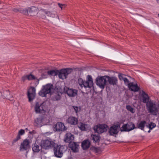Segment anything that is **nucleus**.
I'll return each mask as SVG.
<instances>
[{"mask_svg": "<svg viewBox=\"0 0 159 159\" xmlns=\"http://www.w3.org/2000/svg\"><path fill=\"white\" fill-rule=\"evenodd\" d=\"M88 80L86 81H84L82 79L79 78L78 80V83L80 85L81 87L84 88H91L93 85V79L91 75L87 76Z\"/></svg>", "mask_w": 159, "mask_h": 159, "instance_id": "nucleus-1", "label": "nucleus"}, {"mask_svg": "<svg viewBox=\"0 0 159 159\" xmlns=\"http://www.w3.org/2000/svg\"><path fill=\"white\" fill-rule=\"evenodd\" d=\"M53 89V85L51 84H48L43 86L42 89L39 92L38 94L39 96L42 97H46L47 94L50 93Z\"/></svg>", "mask_w": 159, "mask_h": 159, "instance_id": "nucleus-2", "label": "nucleus"}, {"mask_svg": "<svg viewBox=\"0 0 159 159\" xmlns=\"http://www.w3.org/2000/svg\"><path fill=\"white\" fill-rule=\"evenodd\" d=\"M146 107L148 112L154 115H156L158 112L157 105L154 103L152 101H150L148 103L146 104Z\"/></svg>", "mask_w": 159, "mask_h": 159, "instance_id": "nucleus-3", "label": "nucleus"}, {"mask_svg": "<svg viewBox=\"0 0 159 159\" xmlns=\"http://www.w3.org/2000/svg\"><path fill=\"white\" fill-rule=\"evenodd\" d=\"M55 143L51 139H46L41 140L40 146L41 148L45 149H49L53 147Z\"/></svg>", "mask_w": 159, "mask_h": 159, "instance_id": "nucleus-4", "label": "nucleus"}, {"mask_svg": "<svg viewBox=\"0 0 159 159\" xmlns=\"http://www.w3.org/2000/svg\"><path fill=\"white\" fill-rule=\"evenodd\" d=\"M45 103L44 102L39 103L36 102L34 107V110L36 114H45L46 111L45 110Z\"/></svg>", "mask_w": 159, "mask_h": 159, "instance_id": "nucleus-5", "label": "nucleus"}, {"mask_svg": "<svg viewBox=\"0 0 159 159\" xmlns=\"http://www.w3.org/2000/svg\"><path fill=\"white\" fill-rule=\"evenodd\" d=\"M73 69L72 68L63 69L60 71L58 70V75L59 78L63 80L66 79L68 75L71 73Z\"/></svg>", "mask_w": 159, "mask_h": 159, "instance_id": "nucleus-6", "label": "nucleus"}, {"mask_svg": "<svg viewBox=\"0 0 159 159\" xmlns=\"http://www.w3.org/2000/svg\"><path fill=\"white\" fill-rule=\"evenodd\" d=\"M107 82V75L98 76L96 79V83L101 88L103 89Z\"/></svg>", "mask_w": 159, "mask_h": 159, "instance_id": "nucleus-7", "label": "nucleus"}, {"mask_svg": "<svg viewBox=\"0 0 159 159\" xmlns=\"http://www.w3.org/2000/svg\"><path fill=\"white\" fill-rule=\"evenodd\" d=\"M107 127V125L106 124H98L94 126L93 130L95 133L100 134L106 132Z\"/></svg>", "mask_w": 159, "mask_h": 159, "instance_id": "nucleus-8", "label": "nucleus"}, {"mask_svg": "<svg viewBox=\"0 0 159 159\" xmlns=\"http://www.w3.org/2000/svg\"><path fill=\"white\" fill-rule=\"evenodd\" d=\"M54 152L55 156L57 157H61L63 155V146H58L56 143H55L54 146Z\"/></svg>", "mask_w": 159, "mask_h": 159, "instance_id": "nucleus-9", "label": "nucleus"}, {"mask_svg": "<svg viewBox=\"0 0 159 159\" xmlns=\"http://www.w3.org/2000/svg\"><path fill=\"white\" fill-rule=\"evenodd\" d=\"M53 130L54 131L60 132L66 130L67 128L64 124L60 122H57L53 126Z\"/></svg>", "mask_w": 159, "mask_h": 159, "instance_id": "nucleus-10", "label": "nucleus"}, {"mask_svg": "<svg viewBox=\"0 0 159 159\" xmlns=\"http://www.w3.org/2000/svg\"><path fill=\"white\" fill-rule=\"evenodd\" d=\"M122 129L121 131H129L136 128L135 126L133 123L129 122L126 124H124L122 127Z\"/></svg>", "mask_w": 159, "mask_h": 159, "instance_id": "nucleus-11", "label": "nucleus"}, {"mask_svg": "<svg viewBox=\"0 0 159 159\" xmlns=\"http://www.w3.org/2000/svg\"><path fill=\"white\" fill-rule=\"evenodd\" d=\"M64 90L69 97H75L77 95L78 90L76 89L67 88V89H65Z\"/></svg>", "mask_w": 159, "mask_h": 159, "instance_id": "nucleus-12", "label": "nucleus"}, {"mask_svg": "<svg viewBox=\"0 0 159 159\" xmlns=\"http://www.w3.org/2000/svg\"><path fill=\"white\" fill-rule=\"evenodd\" d=\"M35 95V89L34 87H31L28 91V97L29 101H32L34 99Z\"/></svg>", "mask_w": 159, "mask_h": 159, "instance_id": "nucleus-13", "label": "nucleus"}, {"mask_svg": "<svg viewBox=\"0 0 159 159\" xmlns=\"http://www.w3.org/2000/svg\"><path fill=\"white\" fill-rule=\"evenodd\" d=\"M120 126L118 124L114 125L111 126L109 130V132L111 135L117 134L118 133V129Z\"/></svg>", "mask_w": 159, "mask_h": 159, "instance_id": "nucleus-14", "label": "nucleus"}, {"mask_svg": "<svg viewBox=\"0 0 159 159\" xmlns=\"http://www.w3.org/2000/svg\"><path fill=\"white\" fill-rule=\"evenodd\" d=\"M30 148V141L26 139L24 140L23 143H21L20 147V150H26Z\"/></svg>", "mask_w": 159, "mask_h": 159, "instance_id": "nucleus-15", "label": "nucleus"}, {"mask_svg": "<svg viewBox=\"0 0 159 159\" xmlns=\"http://www.w3.org/2000/svg\"><path fill=\"white\" fill-rule=\"evenodd\" d=\"M107 82H108L110 85H113L117 84L118 82V80L116 77L114 76L110 77L107 75Z\"/></svg>", "mask_w": 159, "mask_h": 159, "instance_id": "nucleus-16", "label": "nucleus"}, {"mask_svg": "<svg viewBox=\"0 0 159 159\" xmlns=\"http://www.w3.org/2000/svg\"><path fill=\"white\" fill-rule=\"evenodd\" d=\"M69 147L74 152H77L79 151V146L76 142H70L69 144Z\"/></svg>", "mask_w": 159, "mask_h": 159, "instance_id": "nucleus-17", "label": "nucleus"}, {"mask_svg": "<svg viewBox=\"0 0 159 159\" xmlns=\"http://www.w3.org/2000/svg\"><path fill=\"white\" fill-rule=\"evenodd\" d=\"M29 12L31 16H35L38 13V8L37 7L31 6L28 8Z\"/></svg>", "mask_w": 159, "mask_h": 159, "instance_id": "nucleus-18", "label": "nucleus"}, {"mask_svg": "<svg viewBox=\"0 0 159 159\" xmlns=\"http://www.w3.org/2000/svg\"><path fill=\"white\" fill-rule=\"evenodd\" d=\"M74 139V136L70 132H67L65 135L64 141L67 143H70Z\"/></svg>", "mask_w": 159, "mask_h": 159, "instance_id": "nucleus-19", "label": "nucleus"}, {"mask_svg": "<svg viewBox=\"0 0 159 159\" xmlns=\"http://www.w3.org/2000/svg\"><path fill=\"white\" fill-rule=\"evenodd\" d=\"M67 123L71 125H75L78 124V119L75 117L70 116L67 119Z\"/></svg>", "mask_w": 159, "mask_h": 159, "instance_id": "nucleus-20", "label": "nucleus"}, {"mask_svg": "<svg viewBox=\"0 0 159 159\" xmlns=\"http://www.w3.org/2000/svg\"><path fill=\"white\" fill-rule=\"evenodd\" d=\"M128 87L130 90L134 92L138 91L140 89L137 84H134L133 82L130 83Z\"/></svg>", "mask_w": 159, "mask_h": 159, "instance_id": "nucleus-21", "label": "nucleus"}, {"mask_svg": "<svg viewBox=\"0 0 159 159\" xmlns=\"http://www.w3.org/2000/svg\"><path fill=\"white\" fill-rule=\"evenodd\" d=\"M90 142L89 140H84L81 143L82 148L84 150H87L90 147Z\"/></svg>", "mask_w": 159, "mask_h": 159, "instance_id": "nucleus-22", "label": "nucleus"}, {"mask_svg": "<svg viewBox=\"0 0 159 159\" xmlns=\"http://www.w3.org/2000/svg\"><path fill=\"white\" fill-rule=\"evenodd\" d=\"M141 95L142 97L143 102L144 103H146V104L148 103L149 102V97L148 94L143 91H142Z\"/></svg>", "mask_w": 159, "mask_h": 159, "instance_id": "nucleus-23", "label": "nucleus"}, {"mask_svg": "<svg viewBox=\"0 0 159 159\" xmlns=\"http://www.w3.org/2000/svg\"><path fill=\"white\" fill-rule=\"evenodd\" d=\"M2 96L4 98L10 100H12V97L10 95V93L9 90L4 91L3 92Z\"/></svg>", "mask_w": 159, "mask_h": 159, "instance_id": "nucleus-24", "label": "nucleus"}, {"mask_svg": "<svg viewBox=\"0 0 159 159\" xmlns=\"http://www.w3.org/2000/svg\"><path fill=\"white\" fill-rule=\"evenodd\" d=\"M43 75H44L42 74L41 75L42 77H40L39 79H37V77H36L33 75L30 74L27 75V80H30L37 79L38 80V83H39V81L42 80V78H43Z\"/></svg>", "mask_w": 159, "mask_h": 159, "instance_id": "nucleus-25", "label": "nucleus"}, {"mask_svg": "<svg viewBox=\"0 0 159 159\" xmlns=\"http://www.w3.org/2000/svg\"><path fill=\"white\" fill-rule=\"evenodd\" d=\"M32 148L34 152H39L42 148L41 147L40 148L36 143H35L32 145Z\"/></svg>", "mask_w": 159, "mask_h": 159, "instance_id": "nucleus-26", "label": "nucleus"}, {"mask_svg": "<svg viewBox=\"0 0 159 159\" xmlns=\"http://www.w3.org/2000/svg\"><path fill=\"white\" fill-rule=\"evenodd\" d=\"M146 123V122L145 120L141 121L137 124V127L142 130H144V129Z\"/></svg>", "mask_w": 159, "mask_h": 159, "instance_id": "nucleus-27", "label": "nucleus"}, {"mask_svg": "<svg viewBox=\"0 0 159 159\" xmlns=\"http://www.w3.org/2000/svg\"><path fill=\"white\" fill-rule=\"evenodd\" d=\"M46 11L44 9L41 10L38 13L39 15V17L41 18H42L43 19H45L46 18V16L44 14H45V12Z\"/></svg>", "mask_w": 159, "mask_h": 159, "instance_id": "nucleus-28", "label": "nucleus"}, {"mask_svg": "<svg viewBox=\"0 0 159 159\" xmlns=\"http://www.w3.org/2000/svg\"><path fill=\"white\" fill-rule=\"evenodd\" d=\"M91 137L92 140H93L96 143H99V142L101 137L99 134H98L97 135L95 134H92Z\"/></svg>", "mask_w": 159, "mask_h": 159, "instance_id": "nucleus-29", "label": "nucleus"}, {"mask_svg": "<svg viewBox=\"0 0 159 159\" xmlns=\"http://www.w3.org/2000/svg\"><path fill=\"white\" fill-rule=\"evenodd\" d=\"M58 70H52L48 71V75L51 76H55L58 75Z\"/></svg>", "mask_w": 159, "mask_h": 159, "instance_id": "nucleus-30", "label": "nucleus"}, {"mask_svg": "<svg viewBox=\"0 0 159 159\" xmlns=\"http://www.w3.org/2000/svg\"><path fill=\"white\" fill-rule=\"evenodd\" d=\"M146 126L147 127L149 128L150 130H152L156 127V124L152 122H151L150 123L146 125Z\"/></svg>", "mask_w": 159, "mask_h": 159, "instance_id": "nucleus-31", "label": "nucleus"}, {"mask_svg": "<svg viewBox=\"0 0 159 159\" xmlns=\"http://www.w3.org/2000/svg\"><path fill=\"white\" fill-rule=\"evenodd\" d=\"M78 127L81 131H84L85 130L86 128L85 125L82 122L80 123Z\"/></svg>", "mask_w": 159, "mask_h": 159, "instance_id": "nucleus-32", "label": "nucleus"}, {"mask_svg": "<svg viewBox=\"0 0 159 159\" xmlns=\"http://www.w3.org/2000/svg\"><path fill=\"white\" fill-rule=\"evenodd\" d=\"M20 13H21L22 14H24L25 15H28V12L29 11V9H27L26 8H25V9H23V8H20Z\"/></svg>", "mask_w": 159, "mask_h": 159, "instance_id": "nucleus-33", "label": "nucleus"}, {"mask_svg": "<svg viewBox=\"0 0 159 159\" xmlns=\"http://www.w3.org/2000/svg\"><path fill=\"white\" fill-rule=\"evenodd\" d=\"M45 12V14L47 15L48 16H49L51 18H53L55 17V14L52 13L51 12L48 11H46Z\"/></svg>", "mask_w": 159, "mask_h": 159, "instance_id": "nucleus-34", "label": "nucleus"}, {"mask_svg": "<svg viewBox=\"0 0 159 159\" xmlns=\"http://www.w3.org/2000/svg\"><path fill=\"white\" fill-rule=\"evenodd\" d=\"M126 108L128 111H130L132 113H134L135 112V109L129 105L126 106Z\"/></svg>", "mask_w": 159, "mask_h": 159, "instance_id": "nucleus-35", "label": "nucleus"}, {"mask_svg": "<svg viewBox=\"0 0 159 159\" xmlns=\"http://www.w3.org/2000/svg\"><path fill=\"white\" fill-rule=\"evenodd\" d=\"M90 149L95 153H98L100 151V149L99 148H97L95 147H91Z\"/></svg>", "mask_w": 159, "mask_h": 159, "instance_id": "nucleus-36", "label": "nucleus"}, {"mask_svg": "<svg viewBox=\"0 0 159 159\" xmlns=\"http://www.w3.org/2000/svg\"><path fill=\"white\" fill-rule=\"evenodd\" d=\"M21 138V137L20 136H19V135H17L16 136V139H14L12 142V144L13 145H14L15 143L18 140L20 139Z\"/></svg>", "mask_w": 159, "mask_h": 159, "instance_id": "nucleus-37", "label": "nucleus"}, {"mask_svg": "<svg viewBox=\"0 0 159 159\" xmlns=\"http://www.w3.org/2000/svg\"><path fill=\"white\" fill-rule=\"evenodd\" d=\"M73 107L76 112V113H77L80 111L81 110V108L80 107H77L76 106H73Z\"/></svg>", "mask_w": 159, "mask_h": 159, "instance_id": "nucleus-38", "label": "nucleus"}, {"mask_svg": "<svg viewBox=\"0 0 159 159\" xmlns=\"http://www.w3.org/2000/svg\"><path fill=\"white\" fill-rule=\"evenodd\" d=\"M124 75L120 73L118 75V77L119 80H123L125 78L123 76Z\"/></svg>", "mask_w": 159, "mask_h": 159, "instance_id": "nucleus-39", "label": "nucleus"}, {"mask_svg": "<svg viewBox=\"0 0 159 159\" xmlns=\"http://www.w3.org/2000/svg\"><path fill=\"white\" fill-rule=\"evenodd\" d=\"M124 83L125 85H127L128 86H129V80L126 78H125L123 80Z\"/></svg>", "mask_w": 159, "mask_h": 159, "instance_id": "nucleus-40", "label": "nucleus"}, {"mask_svg": "<svg viewBox=\"0 0 159 159\" xmlns=\"http://www.w3.org/2000/svg\"><path fill=\"white\" fill-rule=\"evenodd\" d=\"M25 133V131L23 129H21L19 132L18 135L20 136V135H23Z\"/></svg>", "mask_w": 159, "mask_h": 159, "instance_id": "nucleus-41", "label": "nucleus"}, {"mask_svg": "<svg viewBox=\"0 0 159 159\" xmlns=\"http://www.w3.org/2000/svg\"><path fill=\"white\" fill-rule=\"evenodd\" d=\"M27 79V75L23 76L21 78V80L23 82L25 81Z\"/></svg>", "mask_w": 159, "mask_h": 159, "instance_id": "nucleus-42", "label": "nucleus"}, {"mask_svg": "<svg viewBox=\"0 0 159 159\" xmlns=\"http://www.w3.org/2000/svg\"><path fill=\"white\" fill-rule=\"evenodd\" d=\"M58 5L59 7L60 8H61V10H62V8H63V7H66V5H65L64 4H61V3H58Z\"/></svg>", "mask_w": 159, "mask_h": 159, "instance_id": "nucleus-43", "label": "nucleus"}, {"mask_svg": "<svg viewBox=\"0 0 159 159\" xmlns=\"http://www.w3.org/2000/svg\"><path fill=\"white\" fill-rule=\"evenodd\" d=\"M20 8L17 9L16 8H14L13 9V11H14L15 12H20Z\"/></svg>", "mask_w": 159, "mask_h": 159, "instance_id": "nucleus-44", "label": "nucleus"}, {"mask_svg": "<svg viewBox=\"0 0 159 159\" xmlns=\"http://www.w3.org/2000/svg\"><path fill=\"white\" fill-rule=\"evenodd\" d=\"M61 98L60 96L59 95H57L55 96V98L56 100H58L60 99Z\"/></svg>", "mask_w": 159, "mask_h": 159, "instance_id": "nucleus-45", "label": "nucleus"}, {"mask_svg": "<svg viewBox=\"0 0 159 159\" xmlns=\"http://www.w3.org/2000/svg\"><path fill=\"white\" fill-rule=\"evenodd\" d=\"M40 120V119L39 118H37L36 120H35V122L38 124H39V121Z\"/></svg>", "mask_w": 159, "mask_h": 159, "instance_id": "nucleus-46", "label": "nucleus"}, {"mask_svg": "<svg viewBox=\"0 0 159 159\" xmlns=\"http://www.w3.org/2000/svg\"><path fill=\"white\" fill-rule=\"evenodd\" d=\"M150 131H151V130H150L149 129V130L148 131V133H150Z\"/></svg>", "mask_w": 159, "mask_h": 159, "instance_id": "nucleus-47", "label": "nucleus"}, {"mask_svg": "<svg viewBox=\"0 0 159 159\" xmlns=\"http://www.w3.org/2000/svg\"><path fill=\"white\" fill-rule=\"evenodd\" d=\"M157 2L159 3V0H157Z\"/></svg>", "mask_w": 159, "mask_h": 159, "instance_id": "nucleus-48", "label": "nucleus"}, {"mask_svg": "<svg viewBox=\"0 0 159 159\" xmlns=\"http://www.w3.org/2000/svg\"><path fill=\"white\" fill-rule=\"evenodd\" d=\"M67 159H71L69 157Z\"/></svg>", "mask_w": 159, "mask_h": 159, "instance_id": "nucleus-49", "label": "nucleus"}, {"mask_svg": "<svg viewBox=\"0 0 159 159\" xmlns=\"http://www.w3.org/2000/svg\"><path fill=\"white\" fill-rule=\"evenodd\" d=\"M158 16L159 17V14H158Z\"/></svg>", "mask_w": 159, "mask_h": 159, "instance_id": "nucleus-50", "label": "nucleus"}, {"mask_svg": "<svg viewBox=\"0 0 159 159\" xmlns=\"http://www.w3.org/2000/svg\"><path fill=\"white\" fill-rule=\"evenodd\" d=\"M26 130H27V128H26Z\"/></svg>", "mask_w": 159, "mask_h": 159, "instance_id": "nucleus-51", "label": "nucleus"}]
</instances>
